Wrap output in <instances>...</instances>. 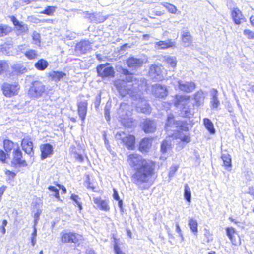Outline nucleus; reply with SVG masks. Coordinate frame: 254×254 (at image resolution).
I'll use <instances>...</instances> for the list:
<instances>
[{
  "mask_svg": "<svg viewBox=\"0 0 254 254\" xmlns=\"http://www.w3.org/2000/svg\"><path fill=\"white\" fill-rule=\"evenodd\" d=\"M127 162L135 171L132 176L133 182L141 190L149 188V182L154 173L155 164L149 159H146L137 153L127 156Z\"/></svg>",
  "mask_w": 254,
  "mask_h": 254,
  "instance_id": "1",
  "label": "nucleus"
},
{
  "mask_svg": "<svg viewBox=\"0 0 254 254\" xmlns=\"http://www.w3.org/2000/svg\"><path fill=\"white\" fill-rule=\"evenodd\" d=\"M205 93L200 90L193 95L194 103L192 104L190 97L186 95H176L174 104L178 108L181 109V114L185 117L190 118L194 113V107H199L203 105L205 98Z\"/></svg>",
  "mask_w": 254,
  "mask_h": 254,
  "instance_id": "2",
  "label": "nucleus"
},
{
  "mask_svg": "<svg viewBox=\"0 0 254 254\" xmlns=\"http://www.w3.org/2000/svg\"><path fill=\"white\" fill-rule=\"evenodd\" d=\"M127 70H123L124 74L127 76L126 77L127 81L124 80H117L115 82L114 84L122 96H125L128 94L130 97L137 99L135 95L137 90V87L133 83L132 75L129 74Z\"/></svg>",
  "mask_w": 254,
  "mask_h": 254,
  "instance_id": "3",
  "label": "nucleus"
},
{
  "mask_svg": "<svg viewBox=\"0 0 254 254\" xmlns=\"http://www.w3.org/2000/svg\"><path fill=\"white\" fill-rule=\"evenodd\" d=\"M118 114L121 119L122 124L126 127H129L132 126V120L130 117L131 115L130 106L126 103H123L118 110Z\"/></svg>",
  "mask_w": 254,
  "mask_h": 254,
  "instance_id": "4",
  "label": "nucleus"
},
{
  "mask_svg": "<svg viewBox=\"0 0 254 254\" xmlns=\"http://www.w3.org/2000/svg\"><path fill=\"white\" fill-rule=\"evenodd\" d=\"M46 91L45 86L40 81L32 82L28 91V95L30 98L38 99L41 97Z\"/></svg>",
  "mask_w": 254,
  "mask_h": 254,
  "instance_id": "5",
  "label": "nucleus"
},
{
  "mask_svg": "<svg viewBox=\"0 0 254 254\" xmlns=\"http://www.w3.org/2000/svg\"><path fill=\"white\" fill-rule=\"evenodd\" d=\"M115 138L117 140H120L129 150H133L134 148L135 138L133 135L127 134L122 131L116 133Z\"/></svg>",
  "mask_w": 254,
  "mask_h": 254,
  "instance_id": "6",
  "label": "nucleus"
},
{
  "mask_svg": "<svg viewBox=\"0 0 254 254\" xmlns=\"http://www.w3.org/2000/svg\"><path fill=\"white\" fill-rule=\"evenodd\" d=\"M11 164L15 167L27 166L26 161L24 159H22V153L19 149L18 144H17V148L14 149L13 153Z\"/></svg>",
  "mask_w": 254,
  "mask_h": 254,
  "instance_id": "7",
  "label": "nucleus"
},
{
  "mask_svg": "<svg viewBox=\"0 0 254 254\" xmlns=\"http://www.w3.org/2000/svg\"><path fill=\"white\" fill-rule=\"evenodd\" d=\"M20 86L18 84H10L4 83L2 86L3 93L7 97H11L18 94Z\"/></svg>",
  "mask_w": 254,
  "mask_h": 254,
  "instance_id": "8",
  "label": "nucleus"
},
{
  "mask_svg": "<svg viewBox=\"0 0 254 254\" xmlns=\"http://www.w3.org/2000/svg\"><path fill=\"white\" fill-rule=\"evenodd\" d=\"M97 71L99 76L102 77H113L115 72L113 67L108 64H101L97 67Z\"/></svg>",
  "mask_w": 254,
  "mask_h": 254,
  "instance_id": "9",
  "label": "nucleus"
},
{
  "mask_svg": "<svg viewBox=\"0 0 254 254\" xmlns=\"http://www.w3.org/2000/svg\"><path fill=\"white\" fill-rule=\"evenodd\" d=\"M177 86L179 89L184 92L189 93L192 92L196 88V85L192 81L178 80Z\"/></svg>",
  "mask_w": 254,
  "mask_h": 254,
  "instance_id": "10",
  "label": "nucleus"
},
{
  "mask_svg": "<svg viewBox=\"0 0 254 254\" xmlns=\"http://www.w3.org/2000/svg\"><path fill=\"white\" fill-rule=\"evenodd\" d=\"M10 18L15 26L17 35H23L28 33V28L27 25L23 24V22H19L14 16H11Z\"/></svg>",
  "mask_w": 254,
  "mask_h": 254,
  "instance_id": "11",
  "label": "nucleus"
},
{
  "mask_svg": "<svg viewBox=\"0 0 254 254\" xmlns=\"http://www.w3.org/2000/svg\"><path fill=\"white\" fill-rule=\"evenodd\" d=\"M180 121H176L174 119V116L172 114H169L168 116L167 122L165 124V128L167 131L169 130L175 131L181 125Z\"/></svg>",
  "mask_w": 254,
  "mask_h": 254,
  "instance_id": "12",
  "label": "nucleus"
},
{
  "mask_svg": "<svg viewBox=\"0 0 254 254\" xmlns=\"http://www.w3.org/2000/svg\"><path fill=\"white\" fill-rule=\"evenodd\" d=\"M163 68L161 64H152L150 67L149 74L153 78L161 79L162 76Z\"/></svg>",
  "mask_w": 254,
  "mask_h": 254,
  "instance_id": "13",
  "label": "nucleus"
},
{
  "mask_svg": "<svg viewBox=\"0 0 254 254\" xmlns=\"http://www.w3.org/2000/svg\"><path fill=\"white\" fill-rule=\"evenodd\" d=\"M226 234L234 245H238L240 244V239L235 229L232 227H228L226 229Z\"/></svg>",
  "mask_w": 254,
  "mask_h": 254,
  "instance_id": "14",
  "label": "nucleus"
},
{
  "mask_svg": "<svg viewBox=\"0 0 254 254\" xmlns=\"http://www.w3.org/2000/svg\"><path fill=\"white\" fill-rule=\"evenodd\" d=\"M93 201L96 205V207L101 210L108 211L110 210L109 201L108 200L103 199L100 197H93Z\"/></svg>",
  "mask_w": 254,
  "mask_h": 254,
  "instance_id": "15",
  "label": "nucleus"
},
{
  "mask_svg": "<svg viewBox=\"0 0 254 254\" xmlns=\"http://www.w3.org/2000/svg\"><path fill=\"white\" fill-rule=\"evenodd\" d=\"M152 92L155 97L161 98L166 97L168 94L166 86L160 84L153 86Z\"/></svg>",
  "mask_w": 254,
  "mask_h": 254,
  "instance_id": "16",
  "label": "nucleus"
},
{
  "mask_svg": "<svg viewBox=\"0 0 254 254\" xmlns=\"http://www.w3.org/2000/svg\"><path fill=\"white\" fill-rule=\"evenodd\" d=\"M40 149L41 152V158L42 160L50 157L53 153V147L49 143L41 144Z\"/></svg>",
  "mask_w": 254,
  "mask_h": 254,
  "instance_id": "17",
  "label": "nucleus"
},
{
  "mask_svg": "<svg viewBox=\"0 0 254 254\" xmlns=\"http://www.w3.org/2000/svg\"><path fill=\"white\" fill-rule=\"evenodd\" d=\"M136 107L138 112L145 114H149L151 112V108L149 105L144 99L139 98Z\"/></svg>",
  "mask_w": 254,
  "mask_h": 254,
  "instance_id": "18",
  "label": "nucleus"
},
{
  "mask_svg": "<svg viewBox=\"0 0 254 254\" xmlns=\"http://www.w3.org/2000/svg\"><path fill=\"white\" fill-rule=\"evenodd\" d=\"M87 102L84 100L78 103V113L81 120L84 122L85 120L87 110Z\"/></svg>",
  "mask_w": 254,
  "mask_h": 254,
  "instance_id": "19",
  "label": "nucleus"
},
{
  "mask_svg": "<svg viewBox=\"0 0 254 254\" xmlns=\"http://www.w3.org/2000/svg\"><path fill=\"white\" fill-rule=\"evenodd\" d=\"M175 45V42L171 39H168L166 41H159L154 43V47L156 49H165L174 47Z\"/></svg>",
  "mask_w": 254,
  "mask_h": 254,
  "instance_id": "20",
  "label": "nucleus"
},
{
  "mask_svg": "<svg viewBox=\"0 0 254 254\" xmlns=\"http://www.w3.org/2000/svg\"><path fill=\"white\" fill-rule=\"evenodd\" d=\"M91 48V43L88 40H83L77 43L75 50L80 53H86Z\"/></svg>",
  "mask_w": 254,
  "mask_h": 254,
  "instance_id": "21",
  "label": "nucleus"
},
{
  "mask_svg": "<svg viewBox=\"0 0 254 254\" xmlns=\"http://www.w3.org/2000/svg\"><path fill=\"white\" fill-rule=\"evenodd\" d=\"M21 146L23 150L26 153L30 156H32L34 154L33 151V143L27 138H24L22 140Z\"/></svg>",
  "mask_w": 254,
  "mask_h": 254,
  "instance_id": "22",
  "label": "nucleus"
},
{
  "mask_svg": "<svg viewBox=\"0 0 254 254\" xmlns=\"http://www.w3.org/2000/svg\"><path fill=\"white\" fill-rule=\"evenodd\" d=\"M143 129L146 133H152L156 130V124L153 121L146 120L143 123Z\"/></svg>",
  "mask_w": 254,
  "mask_h": 254,
  "instance_id": "23",
  "label": "nucleus"
},
{
  "mask_svg": "<svg viewBox=\"0 0 254 254\" xmlns=\"http://www.w3.org/2000/svg\"><path fill=\"white\" fill-rule=\"evenodd\" d=\"M171 138L173 139H179L181 141L186 143H189L190 141V136L189 133L180 131H177L176 133L173 134Z\"/></svg>",
  "mask_w": 254,
  "mask_h": 254,
  "instance_id": "24",
  "label": "nucleus"
},
{
  "mask_svg": "<svg viewBox=\"0 0 254 254\" xmlns=\"http://www.w3.org/2000/svg\"><path fill=\"white\" fill-rule=\"evenodd\" d=\"M232 17L236 24H240L244 20L241 11L237 8H234L232 11Z\"/></svg>",
  "mask_w": 254,
  "mask_h": 254,
  "instance_id": "25",
  "label": "nucleus"
},
{
  "mask_svg": "<svg viewBox=\"0 0 254 254\" xmlns=\"http://www.w3.org/2000/svg\"><path fill=\"white\" fill-rule=\"evenodd\" d=\"M152 146V139H143L139 144V150L141 152H147Z\"/></svg>",
  "mask_w": 254,
  "mask_h": 254,
  "instance_id": "26",
  "label": "nucleus"
},
{
  "mask_svg": "<svg viewBox=\"0 0 254 254\" xmlns=\"http://www.w3.org/2000/svg\"><path fill=\"white\" fill-rule=\"evenodd\" d=\"M127 64L129 67L135 68L141 66L143 61L141 59L131 57L127 61Z\"/></svg>",
  "mask_w": 254,
  "mask_h": 254,
  "instance_id": "27",
  "label": "nucleus"
},
{
  "mask_svg": "<svg viewBox=\"0 0 254 254\" xmlns=\"http://www.w3.org/2000/svg\"><path fill=\"white\" fill-rule=\"evenodd\" d=\"M212 98L210 101V105L212 108H217L220 105V102L218 98V92L216 90L213 89L212 92Z\"/></svg>",
  "mask_w": 254,
  "mask_h": 254,
  "instance_id": "28",
  "label": "nucleus"
},
{
  "mask_svg": "<svg viewBox=\"0 0 254 254\" xmlns=\"http://www.w3.org/2000/svg\"><path fill=\"white\" fill-rule=\"evenodd\" d=\"M182 40L185 47L190 45L192 41L191 36L190 33L188 31H183L182 32Z\"/></svg>",
  "mask_w": 254,
  "mask_h": 254,
  "instance_id": "29",
  "label": "nucleus"
},
{
  "mask_svg": "<svg viewBox=\"0 0 254 254\" xmlns=\"http://www.w3.org/2000/svg\"><path fill=\"white\" fill-rule=\"evenodd\" d=\"M171 136L169 135L168 138H167L165 140H164L161 144V151L163 154L166 153L167 151L171 149Z\"/></svg>",
  "mask_w": 254,
  "mask_h": 254,
  "instance_id": "30",
  "label": "nucleus"
},
{
  "mask_svg": "<svg viewBox=\"0 0 254 254\" xmlns=\"http://www.w3.org/2000/svg\"><path fill=\"white\" fill-rule=\"evenodd\" d=\"M65 74L62 71H52L49 75L52 79L55 82H58L65 76Z\"/></svg>",
  "mask_w": 254,
  "mask_h": 254,
  "instance_id": "31",
  "label": "nucleus"
},
{
  "mask_svg": "<svg viewBox=\"0 0 254 254\" xmlns=\"http://www.w3.org/2000/svg\"><path fill=\"white\" fill-rule=\"evenodd\" d=\"M163 61L172 67H175L177 64L176 58L174 56H165Z\"/></svg>",
  "mask_w": 254,
  "mask_h": 254,
  "instance_id": "32",
  "label": "nucleus"
},
{
  "mask_svg": "<svg viewBox=\"0 0 254 254\" xmlns=\"http://www.w3.org/2000/svg\"><path fill=\"white\" fill-rule=\"evenodd\" d=\"M203 124L206 128L211 134L215 133V130L214 127V125L210 120L208 118H204L203 119Z\"/></svg>",
  "mask_w": 254,
  "mask_h": 254,
  "instance_id": "33",
  "label": "nucleus"
},
{
  "mask_svg": "<svg viewBox=\"0 0 254 254\" xmlns=\"http://www.w3.org/2000/svg\"><path fill=\"white\" fill-rule=\"evenodd\" d=\"M188 225L190 230L195 234L198 232V223L196 220L194 218H190L188 222Z\"/></svg>",
  "mask_w": 254,
  "mask_h": 254,
  "instance_id": "34",
  "label": "nucleus"
},
{
  "mask_svg": "<svg viewBox=\"0 0 254 254\" xmlns=\"http://www.w3.org/2000/svg\"><path fill=\"white\" fill-rule=\"evenodd\" d=\"M48 65V62L44 59L38 60L35 64V67L40 70H44L47 67Z\"/></svg>",
  "mask_w": 254,
  "mask_h": 254,
  "instance_id": "35",
  "label": "nucleus"
},
{
  "mask_svg": "<svg viewBox=\"0 0 254 254\" xmlns=\"http://www.w3.org/2000/svg\"><path fill=\"white\" fill-rule=\"evenodd\" d=\"M83 239V236L82 235L72 232L71 243L79 245L82 242Z\"/></svg>",
  "mask_w": 254,
  "mask_h": 254,
  "instance_id": "36",
  "label": "nucleus"
},
{
  "mask_svg": "<svg viewBox=\"0 0 254 254\" xmlns=\"http://www.w3.org/2000/svg\"><path fill=\"white\" fill-rule=\"evenodd\" d=\"M72 232H62L61 233V241L63 243H71Z\"/></svg>",
  "mask_w": 254,
  "mask_h": 254,
  "instance_id": "37",
  "label": "nucleus"
},
{
  "mask_svg": "<svg viewBox=\"0 0 254 254\" xmlns=\"http://www.w3.org/2000/svg\"><path fill=\"white\" fill-rule=\"evenodd\" d=\"M221 158L223 161L224 165L226 167H231V156L228 153H223L222 154Z\"/></svg>",
  "mask_w": 254,
  "mask_h": 254,
  "instance_id": "38",
  "label": "nucleus"
},
{
  "mask_svg": "<svg viewBox=\"0 0 254 254\" xmlns=\"http://www.w3.org/2000/svg\"><path fill=\"white\" fill-rule=\"evenodd\" d=\"M17 144H14L12 141L8 139L5 140L3 142L4 148L6 152H10Z\"/></svg>",
  "mask_w": 254,
  "mask_h": 254,
  "instance_id": "39",
  "label": "nucleus"
},
{
  "mask_svg": "<svg viewBox=\"0 0 254 254\" xmlns=\"http://www.w3.org/2000/svg\"><path fill=\"white\" fill-rule=\"evenodd\" d=\"M184 197L188 202H190L191 201V190L188 185L187 184L185 185Z\"/></svg>",
  "mask_w": 254,
  "mask_h": 254,
  "instance_id": "40",
  "label": "nucleus"
},
{
  "mask_svg": "<svg viewBox=\"0 0 254 254\" xmlns=\"http://www.w3.org/2000/svg\"><path fill=\"white\" fill-rule=\"evenodd\" d=\"M25 56L30 60L35 59L37 58L38 54L37 51L34 49H29L25 52Z\"/></svg>",
  "mask_w": 254,
  "mask_h": 254,
  "instance_id": "41",
  "label": "nucleus"
},
{
  "mask_svg": "<svg viewBox=\"0 0 254 254\" xmlns=\"http://www.w3.org/2000/svg\"><path fill=\"white\" fill-rule=\"evenodd\" d=\"M11 31L10 27L6 25H1L0 26V37L3 36L8 34Z\"/></svg>",
  "mask_w": 254,
  "mask_h": 254,
  "instance_id": "42",
  "label": "nucleus"
},
{
  "mask_svg": "<svg viewBox=\"0 0 254 254\" xmlns=\"http://www.w3.org/2000/svg\"><path fill=\"white\" fill-rule=\"evenodd\" d=\"M162 4L164 7L167 9L170 12L172 13H175L176 12L177 8L174 5L167 2H164Z\"/></svg>",
  "mask_w": 254,
  "mask_h": 254,
  "instance_id": "43",
  "label": "nucleus"
},
{
  "mask_svg": "<svg viewBox=\"0 0 254 254\" xmlns=\"http://www.w3.org/2000/svg\"><path fill=\"white\" fill-rule=\"evenodd\" d=\"M56 9L55 6H48L44 10L41 11L40 13L45 14L48 15H52L55 12Z\"/></svg>",
  "mask_w": 254,
  "mask_h": 254,
  "instance_id": "44",
  "label": "nucleus"
},
{
  "mask_svg": "<svg viewBox=\"0 0 254 254\" xmlns=\"http://www.w3.org/2000/svg\"><path fill=\"white\" fill-rule=\"evenodd\" d=\"M34 44L37 45H40V35L36 31L33 32L32 35Z\"/></svg>",
  "mask_w": 254,
  "mask_h": 254,
  "instance_id": "45",
  "label": "nucleus"
},
{
  "mask_svg": "<svg viewBox=\"0 0 254 254\" xmlns=\"http://www.w3.org/2000/svg\"><path fill=\"white\" fill-rule=\"evenodd\" d=\"M70 198L75 202L80 210L82 209V204L80 202V198L78 195L72 194L71 195Z\"/></svg>",
  "mask_w": 254,
  "mask_h": 254,
  "instance_id": "46",
  "label": "nucleus"
},
{
  "mask_svg": "<svg viewBox=\"0 0 254 254\" xmlns=\"http://www.w3.org/2000/svg\"><path fill=\"white\" fill-rule=\"evenodd\" d=\"M114 250L116 254H125V253L121 249L119 244L116 239H114Z\"/></svg>",
  "mask_w": 254,
  "mask_h": 254,
  "instance_id": "47",
  "label": "nucleus"
},
{
  "mask_svg": "<svg viewBox=\"0 0 254 254\" xmlns=\"http://www.w3.org/2000/svg\"><path fill=\"white\" fill-rule=\"evenodd\" d=\"M42 213V211L40 209H37L36 211L34 212V225H36L37 224L38 221L39 219V217Z\"/></svg>",
  "mask_w": 254,
  "mask_h": 254,
  "instance_id": "48",
  "label": "nucleus"
},
{
  "mask_svg": "<svg viewBox=\"0 0 254 254\" xmlns=\"http://www.w3.org/2000/svg\"><path fill=\"white\" fill-rule=\"evenodd\" d=\"M244 34L248 39H254V32L250 29H245L244 31Z\"/></svg>",
  "mask_w": 254,
  "mask_h": 254,
  "instance_id": "49",
  "label": "nucleus"
},
{
  "mask_svg": "<svg viewBox=\"0 0 254 254\" xmlns=\"http://www.w3.org/2000/svg\"><path fill=\"white\" fill-rule=\"evenodd\" d=\"M48 189L54 192V195L56 198H59V190L58 189H57L54 186H51L48 187Z\"/></svg>",
  "mask_w": 254,
  "mask_h": 254,
  "instance_id": "50",
  "label": "nucleus"
},
{
  "mask_svg": "<svg viewBox=\"0 0 254 254\" xmlns=\"http://www.w3.org/2000/svg\"><path fill=\"white\" fill-rule=\"evenodd\" d=\"M204 236L207 239V241L209 242L210 241H212V234L210 232V231L206 228H205L204 229Z\"/></svg>",
  "mask_w": 254,
  "mask_h": 254,
  "instance_id": "51",
  "label": "nucleus"
},
{
  "mask_svg": "<svg viewBox=\"0 0 254 254\" xmlns=\"http://www.w3.org/2000/svg\"><path fill=\"white\" fill-rule=\"evenodd\" d=\"M7 66V64L5 62L0 61V74L2 73Z\"/></svg>",
  "mask_w": 254,
  "mask_h": 254,
  "instance_id": "52",
  "label": "nucleus"
},
{
  "mask_svg": "<svg viewBox=\"0 0 254 254\" xmlns=\"http://www.w3.org/2000/svg\"><path fill=\"white\" fill-rule=\"evenodd\" d=\"M178 169V167L176 166H173L170 167V170L169 173V176L170 177H173L175 173Z\"/></svg>",
  "mask_w": 254,
  "mask_h": 254,
  "instance_id": "53",
  "label": "nucleus"
},
{
  "mask_svg": "<svg viewBox=\"0 0 254 254\" xmlns=\"http://www.w3.org/2000/svg\"><path fill=\"white\" fill-rule=\"evenodd\" d=\"M6 159V155L5 153L1 149H0V160L4 163Z\"/></svg>",
  "mask_w": 254,
  "mask_h": 254,
  "instance_id": "54",
  "label": "nucleus"
},
{
  "mask_svg": "<svg viewBox=\"0 0 254 254\" xmlns=\"http://www.w3.org/2000/svg\"><path fill=\"white\" fill-rule=\"evenodd\" d=\"M105 116L106 120L109 121L110 119V110L107 105L106 106L105 108Z\"/></svg>",
  "mask_w": 254,
  "mask_h": 254,
  "instance_id": "55",
  "label": "nucleus"
},
{
  "mask_svg": "<svg viewBox=\"0 0 254 254\" xmlns=\"http://www.w3.org/2000/svg\"><path fill=\"white\" fill-rule=\"evenodd\" d=\"M6 175L8 177V179L11 180L14 178L15 174L9 170H7L5 172Z\"/></svg>",
  "mask_w": 254,
  "mask_h": 254,
  "instance_id": "56",
  "label": "nucleus"
},
{
  "mask_svg": "<svg viewBox=\"0 0 254 254\" xmlns=\"http://www.w3.org/2000/svg\"><path fill=\"white\" fill-rule=\"evenodd\" d=\"M113 192H114L113 193V198H114V199H115L116 200H119L120 197H119V195L118 194V191L115 188L113 189Z\"/></svg>",
  "mask_w": 254,
  "mask_h": 254,
  "instance_id": "57",
  "label": "nucleus"
},
{
  "mask_svg": "<svg viewBox=\"0 0 254 254\" xmlns=\"http://www.w3.org/2000/svg\"><path fill=\"white\" fill-rule=\"evenodd\" d=\"M176 231L179 235V236L181 237H183V235L181 232V229L178 223H176Z\"/></svg>",
  "mask_w": 254,
  "mask_h": 254,
  "instance_id": "58",
  "label": "nucleus"
},
{
  "mask_svg": "<svg viewBox=\"0 0 254 254\" xmlns=\"http://www.w3.org/2000/svg\"><path fill=\"white\" fill-rule=\"evenodd\" d=\"M6 187L5 186H2L0 187V201H1V197L3 194Z\"/></svg>",
  "mask_w": 254,
  "mask_h": 254,
  "instance_id": "59",
  "label": "nucleus"
},
{
  "mask_svg": "<svg viewBox=\"0 0 254 254\" xmlns=\"http://www.w3.org/2000/svg\"><path fill=\"white\" fill-rule=\"evenodd\" d=\"M31 244L33 246H34L36 243V237L32 236L31 237Z\"/></svg>",
  "mask_w": 254,
  "mask_h": 254,
  "instance_id": "60",
  "label": "nucleus"
},
{
  "mask_svg": "<svg viewBox=\"0 0 254 254\" xmlns=\"http://www.w3.org/2000/svg\"><path fill=\"white\" fill-rule=\"evenodd\" d=\"M58 186L59 187V188L62 189L64 193H65L66 192V189L64 186L59 184L58 185Z\"/></svg>",
  "mask_w": 254,
  "mask_h": 254,
  "instance_id": "61",
  "label": "nucleus"
},
{
  "mask_svg": "<svg viewBox=\"0 0 254 254\" xmlns=\"http://www.w3.org/2000/svg\"><path fill=\"white\" fill-rule=\"evenodd\" d=\"M36 225H34V226H33V232L32 233V235H31L32 236H36V237L37 236V229L36 228Z\"/></svg>",
  "mask_w": 254,
  "mask_h": 254,
  "instance_id": "62",
  "label": "nucleus"
},
{
  "mask_svg": "<svg viewBox=\"0 0 254 254\" xmlns=\"http://www.w3.org/2000/svg\"><path fill=\"white\" fill-rule=\"evenodd\" d=\"M75 157L77 159L79 160L80 162H82L83 160V157L81 154H76Z\"/></svg>",
  "mask_w": 254,
  "mask_h": 254,
  "instance_id": "63",
  "label": "nucleus"
},
{
  "mask_svg": "<svg viewBox=\"0 0 254 254\" xmlns=\"http://www.w3.org/2000/svg\"><path fill=\"white\" fill-rule=\"evenodd\" d=\"M37 0H22V2L28 4L33 1H36Z\"/></svg>",
  "mask_w": 254,
  "mask_h": 254,
  "instance_id": "64",
  "label": "nucleus"
}]
</instances>
